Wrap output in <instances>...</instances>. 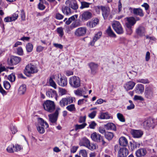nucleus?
Masks as SVG:
<instances>
[{
  "instance_id": "nucleus-1",
  "label": "nucleus",
  "mask_w": 157,
  "mask_h": 157,
  "mask_svg": "<svg viewBox=\"0 0 157 157\" xmlns=\"http://www.w3.org/2000/svg\"><path fill=\"white\" fill-rule=\"evenodd\" d=\"M65 4L67 6L62 7V10L63 13L67 15H70L71 13L70 8L74 10L78 8V5L75 0H67Z\"/></svg>"
},
{
  "instance_id": "nucleus-2",
  "label": "nucleus",
  "mask_w": 157,
  "mask_h": 157,
  "mask_svg": "<svg viewBox=\"0 0 157 157\" xmlns=\"http://www.w3.org/2000/svg\"><path fill=\"white\" fill-rule=\"evenodd\" d=\"M157 125V119L151 117L145 120L142 123L144 128L147 129L150 128H154Z\"/></svg>"
},
{
  "instance_id": "nucleus-3",
  "label": "nucleus",
  "mask_w": 157,
  "mask_h": 157,
  "mask_svg": "<svg viewBox=\"0 0 157 157\" xmlns=\"http://www.w3.org/2000/svg\"><path fill=\"white\" fill-rule=\"evenodd\" d=\"M44 109L49 113L52 112L55 109L54 102L50 100L45 101L43 104Z\"/></svg>"
},
{
  "instance_id": "nucleus-4",
  "label": "nucleus",
  "mask_w": 157,
  "mask_h": 157,
  "mask_svg": "<svg viewBox=\"0 0 157 157\" xmlns=\"http://www.w3.org/2000/svg\"><path fill=\"white\" fill-rule=\"evenodd\" d=\"M38 69L36 65L30 63L25 67L24 73L27 76L37 72Z\"/></svg>"
},
{
  "instance_id": "nucleus-5",
  "label": "nucleus",
  "mask_w": 157,
  "mask_h": 157,
  "mask_svg": "<svg viewBox=\"0 0 157 157\" xmlns=\"http://www.w3.org/2000/svg\"><path fill=\"white\" fill-rule=\"evenodd\" d=\"M69 83L72 87L77 88L80 85V80L79 77L76 76L71 77L69 79Z\"/></svg>"
},
{
  "instance_id": "nucleus-6",
  "label": "nucleus",
  "mask_w": 157,
  "mask_h": 157,
  "mask_svg": "<svg viewBox=\"0 0 157 157\" xmlns=\"http://www.w3.org/2000/svg\"><path fill=\"white\" fill-rule=\"evenodd\" d=\"M127 21L125 25L129 31V34H131L132 33V27L136 23L135 18L133 17L126 18Z\"/></svg>"
},
{
  "instance_id": "nucleus-7",
  "label": "nucleus",
  "mask_w": 157,
  "mask_h": 157,
  "mask_svg": "<svg viewBox=\"0 0 157 157\" xmlns=\"http://www.w3.org/2000/svg\"><path fill=\"white\" fill-rule=\"evenodd\" d=\"M112 26L114 31L118 34H121L124 33V30L120 23L118 21H114L112 24Z\"/></svg>"
},
{
  "instance_id": "nucleus-8",
  "label": "nucleus",
  "mask_w": 157,
  "mask_h": 157,
  "mask_svg": "<svg viewBox=\"0 0 157 157\" xmlns=\"http://www.w3.org/2000/svg\"><path fill=\"white\" fill-rule=\"evenodd\" d=\"M60 110L59 108H57L54 113L50 114L48 115L49 121L51 123L53 124L56 122L59 114V111Z\"/></svg>"
},
{
  "instance_id": "nucleus-9",
  "label": "nucleus",
  "mask_w": 157,
  "mask_h": 157,
  "mask_svg": "<svg viewBox=\"0 0 157 157\" xmlns=\"http://www.w3.org/2000/svg\"><path fill=\"white\" fill-rule=\"evenodd\" d=\"M102 11V14L104 19H107L110 13V9L107 6H101L99 7Z\"/></svg>"
},
{
  "instance_id": "nucleus-10",
  "label": "nucleus",
  "mask_w": 157,
  "mask_h": 157,
  "mask_svg": "<svg viewBox=\"0 0 157 157\" xmlns=\"http://www.w3.org/2000/svg\"><path fill=\"white\" fill-rule=\"evenodd\" d=\"M87 31L86 27H81L77 29L75 32V35L77 36H83L85 35Z\"/></svg>"
},
{
  "instance_id": "nucleus-11",
  "label": "nucleus",
  "mask_w": 157,
  "mask_h": 157,
  "mask_svg": "<svg viewBox=\"0 0 157 157\" xmlns=\"http://www.w3.org/2000/svg\"><path fill=\"white\" fill-rule=\"evenodd\" d=\"M129 10L132 13L135 15L139 16L141 17L144 16L143 11L140 8H132L130 7L129 8Z\"/></svg>"
},
{
  "instance_id": "nucleus-12",
  "label": "nucleus",
  "mask_w": 157,
  "mask_h": 157,
  "mask_svg": "<svg viewBox=\"0 0 157 157\" xmlns=\"http://www.w3.org/2000/svg\"><path fill=\"white\" fill-rule=\"evenodd\" d=\"M21 60V59L19 57L12 56L9 60H8V63L10 65H16L19 63Z\"/></svg>"
},
{
  "instance_id": "nucleus-13",
  "label": "nucleus",
  "mask_w": 157,
  "mask_h": 157,
  "mask_svg": "<svg viewBox=\"0 0 157 157\" xmlns=\"http://www.w3.org/2000/svg\"><path fill=\"white\" fill-rule=\"evenodd\" d=\"M102 136L96 132L93 133L91 135V138L94 141L97 142H100L102 139Z\"/></svg>"
},
{
  "instance_id": "nucleus-14",
  "label": "nucleus",
  "mask_w": 157,
  "mask_h": 157,
  "mask_svg": "<svg viewBox=\"0 0 157 157\" xmlns=\"http://www.w3.org/2000/svg\"><path fill=\"white\" fill-rule=\"evenodd\" d=\"M99 22V20L97 18L92 19L86 23V25L90 28H93L98 24Z\"/></svg>"
},
{
  "instance_id": "nucleus-15",
  "label": "nucleus",
  "mask_w": 157,
  "mask_h": 157,
  "mask_svg": "<svg viewBox=\"0 0 157 157\" xmlns=\"http://www.w3.org/2000/svg\"><path fill=\"white\" fill-rule=\"evenodd\" d=\"M147 153L146 149L144 148H141L138 149L135 152L137 157H144Z\"/></svg>"
},
{
  "instance_id": "nucleus-16",
  "label": "nucleus",
  "mask_w": 157,
  "mask_h": 157,
  "mask_svg": "<svg viewBox=\"0 0 157 157\" xmlns=\"http://www.w3.org/2000/svg\"><path fill=\"white\" fill-rule=\"evenodd\" d=\"M128 154L127 149L123 147L120 148L119 151L118 157H126Z\"/></svg>"
},
{
  "instance_id": "nucleus-17",
  "label": "nucleus",
  "mask_w": 157,
  "mask_h": 157,
  "mask_svg": "<svg viewBox=\"0 0 157 157\" xmlns=\"http://www.w3.org/2000/svg\"><path fill=\"white\" fill-rule=\"evenodd\" d=\"M92 17L91 13L88 11L84 12L82 15V20L83 21H86L90 19Z\"/></svg>"
},
{
  "instance_id": "nucleus-18",
  "label": "nucleus",
  "mask_w": 157,
  "mask_h": 157,
  "mask_svg": "<svg viewBox=\"0 0 157 157\" xmlns=\"http://www.w3.org/2000/svg\"><path fill=\"white\" fill-rule=\"evenodd\" d=\"M136 83L132 81H129L127 82L124 85V87L125 89L127 91H128L130 90H132L134 86Z\"/></svg>"
},
{
  "instance_id": "nucleus-19",
  "label": "nucleus",
  "mask_w": 157,
  "mask_h": 157,
  "mask_svg": "<svg viewBox=\"0 0 157 157\" xmlns=\"http://www.w3.org/2000/svg\"><path fill=\"white\" fill-rule=\"evenodd\" d=\"M136 32L138 35L140 36H143L145 35V29L143 26H139L136 29Z\"/></svg>"
},
{
  "instance_id": "nucleus-20",
  "label": "nucleus",
  "mask_w": 157,
  "mask_h": 157,
  "mask_svg": "<svg viewBox=\"0 0 157 157\" xmlns=\"http://www.w3.org/2000/svg\"><path fill=\"white\" fill-rule=\"evenodd\" d=\"M88 65L91 69V74H95L98 66V64L94 63L91 62L89 63Z\"/></svg>"
},
{
  "instance_id": "nucleus-21",
  "label": "nucleus",
  "mask_w": 157,
  "mask_h": 157,
  "mask_svg": "<svg viewBox=\"0 0 157 157\" xmlns=\"http://www.w3.org/2000/svg\"><path fill=\"white\" fill-rule=\"evenodd\" d=\"M132 134L134 138H139L142 136L143 133L140 130H133L132 131Z\"/></svg>"
},
{
  "instance_id": "nucleus-22",
  "label": "nucleus",
  "mask_w": 157,
  "mask_h": 157,
  "mask_svg": "<svg viewBox=\"0 0 157 157\" xmlns=\"http://www.w3.org/2000/svg\"><path fill=\"white\" fill-rule=\"evenodd\" d=\"M58 84L60 86L64 87L66 86L67 83V80L66 77H62L58 81Z\"/></svg>"
},
{
  "instance_id": "nucleus-23",
  "label": "nucleus",
  "mask_w": 157,
  "mask_h": 157,
  "mask_svg": "<svg viewBox=\"0 0 157 157\" xmlns=\"http://www.w3.org/2000/svg\"><path fill=\"white\" fill-rule=\"evenodd\" d=\"M144 91V85L141 84H138L136 86L135 91L137 94H142Z\"/></svg>"
},
{
  "instance_id": "nucleus-24",
  "label": "nucleus",
  "mask_w": 157,
  "mask_h": 157,
  "mask_svg": "<svg viewBox=\"0 0 157 157\" xmlns=\"http://www.w3.org/2000/svg\"><path fill=\"white\" fill-rule=\"evenodd\" d=\"M120 145L121 146L125 147L128 144V141L127 139L124 136H121L119 140Z\"/></svg>"
},
{
  "instance_id": "nucleus-25",
  "label": "nucleus",
  "mask_w": 157,
  "mask_h": 157,
  "mask_svg": "<svg viewBox=\"0 0 157 157\" xmlns=\"http://www.w3.org/2000/svg\"><path fill=\"white\" fill-rule=\"evenodd\" d=\"M105 128L107 130H112L113 131H116V127L115 125L112 123H109L104 125Z\"/></svg>"
},
{
  "instance_id": "nucleus-26",
  "label": "nucleus",
  "mask_w": 157,
  "mask_h": 157,
  "mask_svg": "<svg viewBox=\"0 0 157 157\" xmlns=\"http://www.w3.org/2000/svg\"><path fill=\"white\" fill-rule=\"evenodd\" d=\"M145 96L148 98L151 97L153 94V92L152 90L149 87H147L145 90Z\"/></svg>"
},
{
  "instance_id": "nucleus-27",
  "label": "nucleus",
  "mask_w": 157,
  "mask_h": 157,
  "mask_svg": "<svg viewBox=\"0 0 157 157\" xmlns=\"http://www.w3.org/2000/svg\"><path fill=\"white\" fill-rule=\"evenodd\" d=\"M90 142V140L87 138L84 137L80 142L79 145L80 146H83L87 147H88Z\"/></svg>"
},
{
  "instance_id": "nucleus-28",
  "label": "nucleus",
  "mask_w": 157,
  "mask_h": 157,
  "mask_svg": "<svg viewBox=\"0 0 157 157\" xmlns=\"http://www.w3.org/2000/svg\"><path fill=\"white\" fill-rule=\"evenodd\" d=\"M46 95L49 97L56 98V91L52 89L49 90L46 92Z\"/></svg>"
},
{
  "instance_id": "nucleus-29",
  "label": "nucleus",
  "mask_w": 157,
  "mask_h": 157,
  "mask_svg": "<svg viewBox=\"0 0 157 157\" xmlns=\"http://www.w3.org/2000/svg\"><path fill=\"white\" fill-rule=\"evenodd\" d=\"M99 118L101 119H108L110 118L111 116L107 112L102 113L100 114Z\"/></svg>"
},
{
  "instance_id": "nucleus-30",
  "label": "nucleus",
  "mask_w": 157,
  "mask_h": 157,
  "mask_svg": "<svg viewBox=\"0 0 157 157\" xmlns=\"http://www.w3.org/2000/svg\"><path fill=\"white\" fill-rule=\"evenodd\" d=\"M54 78V76L50 77L48 79V82L49 83L50 85L54 88L55 89L57 88V85L55 82L53 80V78Z\"/></svg>"
},
{
  "instance_id": "nucleus-31",
  "label": "nucleus",
  "mask_w": 157,
  "mask_h": 157,
  "mask_svg": "<svg viewBox=\"0 0 157 157\" xmlns=\"http://www.w3.org/2000/svg\"><path fill=\"white\" fill-rule=\"evenodd\" d=\"M108 35L111 37H116V35L113 32L110 26H109L106 30Z\"/></svg>"
},
{
  "instance_id": "nucleus-32",
  "label": "nucleus",
  "mask_w": 157,
  "mask_h": 157,
  "mask_svg": "<svg viewBox=\"0 0 157 157\" xmlns=\"http://www.w3.org/2000/svg\"><path fill=\"white\" fill-rule=\"evenodd\" d=\"M26 90V86L25 84H22L19 88L18 92L21 95L24 94Z\"/></svg>"
},
{
  "instance_id": "nucleus-33",
  "label": "nucleus",
  "mask_w": 157,
  "mask_h": 157,
  "mask_svg": "<svg viewBox=\"0 0 157 157\" xmlns=\"http://www.w3.org/2000/svg\"><path fill=\"white\" fill-rule=\"evenodd\" d=\"M105 137L108 140H111L113 137V132H107L105 135Z\"/></svg>"
},
{
  "instance_id": "nucleus-34",
  "label": "nucleus",
  "mask_w": 157,
  "mask_h": 157,
  "mask_svg": "<svg viewBox=\"0 0 157 157\" xmlns=\"http://www.w3.org/2000/svg\"><path fill=\"white\" fill-rule=\"evenodd\" d=\"M67 110L71 112H74L76 111V108L74 104H72L68 105L66 108Z\"/></svg>"
},
{
  "instance_id": "nucleus-35",
  "label": "nucleus",
  "mask_w": 157,
  "mask_h": 157,
  "mask_svg": "<svg viewBox=\"0 0 157 157\" xmlns=\"http://www.w3.org/2000/svg\"><path fill=\"white\" fill-rule=\"evenodd\" d=\"M78 17L77 15H73L70 17L69 18L66 22V24L67 25H69L72 22V21L75 20L76 18H77Z\"/></svg>"
},
{
  "instance_id": "nucleus-36",
  "label": "nucleus",
  "mask_w": 157,
  "mask_h": 157,
  "mask_svg": "<svg viewBox=\"0 0 157 157\" xmlns=\"http://www.w3.org/2000/svg\"><path fill=\"white\" fill-rule=\"evenodd\" d=\"M81 6L80 8L81 9H83L85 8H88L89 7L91 3L86 2H81Z\"/></svg>"
},
{
  "instance_id": "nucleus-37",
  "label": "nucleus",
  "mask_w": 157,
  "mask_h": 157,
  "mask_svg": "<svg viewBox=\"0 0 157 157\" xmlns=\"http://www.w3.org/2000/svg\"><path fill=\"white\" fill-rule=\"evenodd\" d=\"M26 50L28 52H31L33 48V45L32 44L30 43H28L26 46Z\"/></svg>"
},
{
  "instance_id": "nucleus-38",
  "label": "nucleus",
  "mask_w": 157,
  "mask_h": 157,
  "mask_svg": "<svg viewBox=\"0 0 157 157\" xmlns=\"http://www.w3.org/2000/svg\"><path fill=\"white\" fill-rule=\"evenodd\" d=\"M40 125L43 127H46V128L48 127V124L42 118H40L39 119Z\"/></svg>"
},
{
  "instance_id": "nucleus-39",
  "label": "nucleus",
  "mask_w": 157,
  "mask_h": 157,
  "mask_svg": "<svg viewBox=\"0 0 157 157\" xmlns=\"http://www.w3.org/2000/svg\"><path fill=\"white\" fill-rule=\"evenodd\" d=\"M59 104L61 107H63L68 105L65 98H62L59 101Z\"/></svg>"
},
{
  "instance_id": "nucleus-40",
  "label": "nucleus",
  "mask_w": 157,
  "mask_h": 157,
  "mask_svg": "<svg viewBox=\"0 0 157 157\" xmlns=\"http://www.w3.org/2000/svg\"><path fill=\"white\" fill-rule=\"evenodd\" d=\"M6 150L9 153L13 152L15 151V146L13 144H10L7 147Z\"/></svg>"
},
{
  "instance_id": "nucleus-41",
  "label": "nucleus",
  "mask_w": 157,
  "mask_h": 157,
  "mask_svg": "<svg viewBox=\"0 0 157 157\" xmlns=\"http://www.w3.org/2000/svg\"><path fill=\"white\" fill-rule=\"evenodd\" d=\"M86 125V124L85 123H83L81 124H76L75 125V130L77 131L78 129L83 128Z\"/></svg>"
},
{
  "instance_id": "nucleus-42",
  "label": "nucleus",
  "mask_w": 157,
  "mask_h": 157,
  "mask_svg": "<svg viewBox=\"0 0 157 157\" xmlns=\"http://www.w3.org/2000/svg\"><path fill=\"white\" fill-rule=\"evenodd\" d=\"M117 117L118 119L121 122H124L125 121V118L122 114L120 113H118L117 114Z\"/></svg>"
},
{
  "instance_id": "nucleus-43",
  "label": "nucleus",
  "mask_w": 157,
  "mask_h": 157,
  "mask_svg": "<svg viewBox=\"0 0 157 157\" xmlns=\"http://www.w3.org/2000/svg\"><path fill=\"white\" fill-rule=\"evenodd\" d=\"M89 149L93 151L96 149L97 148V146L95 144H94L91 143L90 142L88 144V147H86Z\"/></svg>"
},
{
  "instance_id": "nucleus-44",
  "label": "nucleus",
  "mask_w": 157,
  "mask_h": 157,
  "mask_svg": "<svg viewBox=\"0 0 157 157\" xmlns=\"http://www.w3.org/2000/svg\"><path fill=\"white\" fill-rule=\"evenodd\" d=\"M65 98L67 101V104H68L73 103V101L75 100V98L74 97H69Z\"/></svg>"
},
{
  "instance_id": "nucleus-45",
  "label": "nucleus",
  "mask_w": 157,
  "mask_h": 157,
  "mask_svg": "<svg viewBox=\"0 0 157 157\" xmlns=\"http://www.w3.org/2000/svg\"><path fill=\"white\" fill-rule=\"evenodd\" d=\"M10 131L13 134H15L17 131V128L13 124L10 125Z\"/></svg>"
},
{
  "instance_id": "nucleus-46",
  "label": "nucleus",
  "mask_w": 157,
  "mask_h": 157,
  "mask_svg": "<svg viewBox=\"0 0 157 157\" xmlns=\"http://www.w3.org/2000/svg\"><path fill=\"white\" fill-rule=\"evenodd\" d=\"M137 75V72L134 71H129L128 73H127V75L128 77H130V78H132L135 77Z\"/></svg>"
},
{
  "instance_id": "nucleus-47",
  "label": "nucleus",
  "mask_w": 157,
  "mask_h": 157,
  "mask_svg": "<svg viewBox=\"0 0 157 157\" xmlns=\"http://www.w3.org/2000/svg\"><path fill=\"white\" fill-rule=\"evenodd\" d=\"M79 154L82 157H87V153L85 149L81 150L79 151Z\"/></svg>"
},
{
  "instance_id": "nucleus-48",
  "label": "nucleus",
  "mask_w": 157,
  "mask_h": 157,
  "mask_svg": "<svg viewBox=\"0 0 157 157\" xmlns=\"http://www.w3.org/2000/svg\"><path fill=\"white\" fill-rule=\"evenodd\" d=\"M3 86L5 89L8 90L10 88V85L9 82L5 81L3 82Z\"/></svg>"
},
{
  "instance_id": "nucleus-49",
  "label": "nucleus",
  "mask_w": 157,
  "mask_h": 157,
  "mask_svg": "<svg viewBox=\"0 0 157 157\" xmlns=\"http://www.w3.org/2000/svg\"><path fill=\"white\" fill-rule=\"evenodd\" d=\"M57 32L59 34V36L61 37H62L63 35V29L62 27H59L57 29Z\"/></svg>"
},
{
  "instance_id": "nucleus-50",
  "label": "nucleus",
  "mask_w": 157,
  "mask_h": 157,
  "mask_svg": "<svg viewBox=\"0 0 157 157\" xmlns=\"http://www.w3.org/2000/svg\"><path fill=\"white\" fill-rule=\"evenodd\" d=\"M13 21H15L18 17V14L16 13H13L11 16H10Z\"/></svg>"
},
{
  "instance_id": "nucleus-51",
  "label": "nucleus",
  "mask_w": 157,
  "mask_h": 157,
  "mask_svg": "<svg viewBox=\"0 0 157 157\" xmlns=\"http://www.w3.org/2000/svg\"><path fill=\"white\" fill-rule=\"evenodd\" d=\"M138 82H140L143 84H147L149 83V81L147 79H141L138 80L137 81Z\"/></svg>"
},
{
  "instance_id": "nucleus-52",
  "label": "nucleus",
  "mask_w": 157,
  "mask_h": 157,
  "mask_svg": "<svg viewBox=\"0 0 157 157\" xmlns=\"http://www.w3.org/2000/svg\"><path fill=\"white\" fill-rule=\"evenodd\" d=\"M37 130L38 132L40 134H43L45 132L44 128L40 126L37 127Z\"/></svg>"
},
{
  "instance_id": "nucleus-53",
  "label": "nucleus",
  "mask_w": 157,
  "mask_h": 157,
  "mask_svg": "<svg viewBox=\"0 0 157 157\" xmlns=\"http://www.w3.org/2000/svg\"><path fill=\"white\" fill-rule=\"evenodd\" d=\"M15 75L13 74H11L8 76V79L10 82H14L15 80Z\"/></svg>"
},
{
  "instance_id": "nucleus-54",
  "label": "nucleus",
  "mask_w": 157,
  "mask_h": 157,
  "mask_svg": "<svg viewBox=\"0 0 157 157\" xmlns=\"http://www.w3.org/2000/svg\"><path fill=\"white\" fill-rule=\"evenodd\" d=\"M83 90H78L75 91V94L79 96L82 95Z\"/></svg>"
},
{
  "instance_id": "nucleus-55",
  "label": "nucleus",
  "mask_w": 157,
  "mask_h": 157,
  "mask_svg": "<svg viewBox=\"0 0 157 157\" xmlns=\"http://www.w3.org/2000/svg\"><path fill=\"white\" fill-rule=\"evenodd\" d=\"M11 18L10 16H7L4 18L3 21L5 23L11 22L13 21Z\"/></svg>"
},
{
  "instance_id": "nucleus-56",
  "label": "nucleus",
  "mask_w": 157,
  "mask_h": 157,
  "mask_svg": "<svg viewBox=\"0 0 157 157\" xmlns=\"http://www.w3.org/2000/svg\"><path fill=\"white\" fill-rule=\"evenodd\" d=\"M101 35L102 33L100 32H99L95 35L93 39H95V40L97 41L100 38Z\"/></svg>"
},
{
  "instance_id": "nucleus-57",
  "label": "nucleus",
  "mask_w": 157,
  "mask_h": 157,
  "mask_svg": "<svg viewBox=\"0 0 157 157\" xmlns=\"http://www.w3.org/2000/svg\"><path fill=\"white\" fill-rule=\"evenodd\" d=\"M78 146H72L70 150V151L71 153H75L78 149Z\"/></svg>"
},
{
  "instance_id": "nucleus-58",
  "label": "nucleus",
  "mask_w": 157,
  "mask_h": 157,
  "mask_svg": "<svg viewBox=\"0 0 157 157\" xmlns=\"http://www.w3.org/2000/svg\"><path fill=\"white\" fill-rule=\"evenodd\" d=\"M20 15L21 18V20L22 21H25V16L24 11L22 10H21Z\"/></svg>"
},
{
  "instance_id": "nucleus-59",
  "label": "nucleus",
  "mask_w": 157,
  "mask_h": 157,
  "mask_svg": "<svg viewBox=\"0 0 157 157\" xmlns=\"http://www.w3.org/2000/svg\"><path fill=\"white\" fill-rule=\"evenodd\" d=\"M45 6L43 4L40 2L38 5V9L41 10H43L45 8Z\"/></svg>"
},
{
  "instance_id": "nucleus-60",
  "label": "nucleus",
  "mask_w": 157,
  "mask_h": 157,
  "mask_svg": "<svg viewBox=\"0 0 157 157\" xmlns=\"http://www.w3.org/2000/svg\"><path fill=\"white\" fill-rule=\"evenodd\" d=\"M17 53L19 55H22L23 53V51L21 47H19L17 48Z\"/></svg>"
},
{
  "instance_id": "nucleus-61",
  "label": "nucleus",
  "mask_w": 157,
  "mask_h": 157,
  "mask_svg": "<svg viewBox=\"0 0 157 157\" xmlns=\"http://www.w3.org/2000/svg\"><path fill=\"white\" fill-rule=\"evenodd\" d=\"M79 25V23H77V22L73 23L70 25L71 29H72L73 28H75L78 26Z\"/></svg>"
},
{
  "instance_id": "nucleus-62",
  "label": "nucleus",
  "mask_w": 157,
  "mask_h": 157,
  "mask_svg": "<svg viewBox=\"0 0 157 157\" xmlns=\"http://www.w3.org/2000/svg\"><path fill=\"white\" fill-rule=\"evenodd\" d=\"M63 18V16L61 14L57 13L56 14V18L58 20L62 19Z\"/></svg>"
},
{
  "instance_id": "nucleus-63",
  "label": "nucleus",
  "mask_w": 157,
  "mask_h": 157,
  "mask_svg": "<svg viewBox=\"0 0 157 157\" xmlns=\"http://www.w3.org/2000/svg\"><path fill=\"white\" fill-rule=\"evenodd\" d=\"M97 112L96 111H93L91 113H90L89 115V117L91 119L94 118Z\"/></svg>"
},
{
  "instance_id": "nucleus-64",
  "label": "nucleus",
  "mask_w": 157,
  "mask_h": 157,
  "mask_svg": "<svg viewBox=\"0 0 157 157\" xmlns=\"http://www.w3.org/2000/svg\"><path fill=\"white\" fill-rule=\"evenodd\" d=\"M99 132L102 134H105L106 132L105 129L102 127H100L98 129Z\"/></svg>"
}]
</instances>
